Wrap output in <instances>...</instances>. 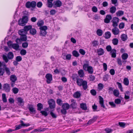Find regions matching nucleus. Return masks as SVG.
Listing matches in <instances>:
<instances>
[{
	"mask_svg": "<svg viewBox=\"0 0 133 133\" xmlns=\"http://www.w3.org/2000/svg\"><path fill=\"white\" fill-rule=\"evenodd\" d=\"M3 66L4 68L6 66V64L4 62H2L0 61V68H2L1 67Z\"/></svg>",
	"mask_w": 133,
	"mask_h": 133,
	"instance_id": "obj_52",
	"label": "nucleus"
},
{
	"mask_svg": "<svg viewBox=\"0 0 133 133\" xmlns=\"http://www.w3.org/2000/svg\"><path fill=\"white\" fill-rule=\"evenodd\" d=\"M71 101L72 103L70 105L71 107L73 109L75 108L76 105L75 101L73 99H71Z\"/></svg>",
	"mask_w": 133,
	"mask_h": 133,
	"instance_id": "obj_22",
	"label": "nucleus"
},
{
	"mask_svg": "<svg viewBox=\"0 0 133 133\" xmlns=\"http://www.w3.org/2000/svg\"><path fill=\"white\" fill-rule=\"evenodd\" d=\"M20 39L22 41H25L27 39V36L26 35H24L21 36Z\"/></svg>",
	"mask_w": 133,
	"mask_h": 133,
	"instance_id": "obj_42",
	"label": "nucleus"
},
{
	"mask_svg": "<svg viewBox=\"0 0 133 133\" xmlns=\"http://www.w3.org/2000/svg\"><path fill=\"white\" fill-rule=\"evenodd\" d=\"M97 34L99 36H101L103 34V31L100 29H98L96 31Z\"/></svg>",
	"mask_w": 133,
	"mask_h": 133,
	"instance_id": "obj_43",
	"label": "nucleus"
},
{
	"mask_svg": "<svg viewBox=\"0 0 133 133\" xmlns=\"http://www.w3.org/2000/svg\"><path fill=\"white\" fill-rule=\"evenodd\" d=\"M28 43L26 42L23 43L22 44V47L24 48H27L28 47Z\"/></svg>",
	"mask_w": 133,
	"mask_h": 133,
	"instance_id": "obj_50",
	"label": "nucleus"
},
{
	"mask_svg": "<svg viewBox=\"0 0 133 133\" xmlns=\"http://www.w3.org/2000/svg\"><path fill=\"white\" fill-rule=\"evenodd\" d=\"M62 107L64 109L68 110L69 108L70 105L68 103H65L62 104Z\"/></svg>",
	"mask_w": 133,
	"mask_h": 133,
	"instance_id": "obj_23",
	"label": "nucleus"
},
{
	"mask_svg": "<svg viewBox=\"0 0 133 133\" xmlns=\"http://www.w3.org/2000/svg\"><path fill=\"white\" fill-rule=\"evenodd\" d=\"M39 29L40 30V35L43 36H45L47 33L46 31V30L48 29L47 26L45 25L41 26L39 27Z\"/></svg>",
	"mask_w": 133,
	"mask_h": 133,
	"instance_id": "obj_2",
	"label": "nucleus"
},
{
	"mask_svg": "<svg viewBox=\"0 0 133 133\" xmlns=\"http://www.w3.org/2000/svg\"><path fill=\"white\" fill-rule=\"evenodd\" d=\"M86 71H88L89 73L90 74H92L93 72V69L92 67V66H90L89 67L88 69Z\"/></svg>",
	"mask_w": 133,
	"mask_h": 133,
	"instance_id": "obj_37",
	"label": "nucleus"
},
{
	"mask_svg": "<svg viewBox=\"0 0 133 133\" xmlns=\"http://www.w3.org/2000/svg\"><path fill=\"white\" fill-rule=\"evenodd\" d=\"M123 83L125 85H128L129 84V81L128 79L127 78H124L123 80Z\"/></svg>",
	"mask_w": 133,
	"mask_h": 133,
	"instance_id": "obj_46",
	"label": "nucleus"
},
{
	"mask_svg": "<svg viewBox=\"0 0 133 133\" xmlns=\"http://www.w3.org/2000/svg\"><path fill=\"white\" fill-rule=\"evenodd\" d=\"M80 107L81 108L84 110H86L87 107L85 103H82L80 104Z\"/></svg>",
	"mask_w": 133,
	"mask_h": 133,
	"instance_id": "obj_25",
	"label": "nucleus"
},
{
	"mask_svg": "<svg viewBox=\"0 0 133 133\" xmlns=\"http://www.w3.org/2000/svg\"><path fill=\"white\" fill-rule=\"evenodd\" d=\"M81 95V94L79 91H77L74 94V97L78 98H79Z\"/></svg>",
	"mask_w": 133,
	"mask_h": 133,
	"instance_id": "obj_28",
	"label": "nucleus"
},
{
	"mask_svg": "<svg viewBox=\"0 0 133 133\" xmlns=\"http://www.w3.org/2000/svg\"><path fill=\"white\" fill-rule=\"evenodd\" d=\"M62 5L61 2L59 0H57L53 2V7L54 8L59 7Z\"/></svg>",
	"mask_w": 133,
	"mask_h": 133,
	"instance_id": "obj_8",
	"label": "nucleus"
},
{
	"mask_svg": "<svg viewBox=\"0 0 133 133\" xmlns=\"http://www.w3.org/2000/svg\"><path fill=\"white\" fill-rule=\"evenodd\" d=\"M20 122L21 123V124L18 125H16L15 126L16 128L15 130H16L21 129L22 126L28 127L30 125V124L29 123H27V124L24 123L23 121L22 120H21L20 121Z\"/></svg>",
	"mask_w": 133,
	"mask_h": 133,
	"instance_id": "obj_5",
	"label": "nucleus"
},
{
	"mask_svg": "<svg viewBox=\"0 0 133 133\" xmlns=\"http://www.w3.org/2000/svg\"><path fill=\"white\" fill-rule=\"evenodd\" d=\"M119 21V18L116 17L113 18V19L112 26L114 27H116L118 25V23Z\"/></svg>",
	"mask_w": 133,
	"mask_h": 133,
	"instance_id": "obj_11",
	"label": "nucleus"
},
{
	"mask_svg": "<svg viewBox=\"0 0 133 133\" xmlns=\"http://www.w3.org/2000/svg\"><path fill=\"white\" fill-rule=\"evenodd\" d=\"M116 10V8L114 6L111 7L110 9V12L112 13L113 14L115 12Z\"/></svg>",
	"mask_w": 133,
	"mask_h": 133,
	"instance_id": "obj_29",
	"label": "nucleus"
},
{
	"mask_svg": "<svg viewBox=\"0 0 133 133\" xmlns=\"http://www.w3.org/2000/svg\"><path fill=\"white\" fill-rule=\"evenodd\" d=\"M106 48L107 51L108 52L111 51L112 50L111 47L110 45L107 46Z\"/></svg>",
	"mask_w": 133,
	"mask_h": 133,
	"instance_id": "obj_54",
	"label": "nucleus"
},
{
	"mask_svg": "<svg viewBox=\"0 0 133 133\" xmlns=\"http://www.w3.org/2000/svg\"><path fill=\"white\" fill-rule=\"evenodd\" d=\"M7 56L9 59H12L14 57V54L12 52L10 51L8 53Z\"/></svg>",
	"mask_w": 133,
	"mask_h": 133,
	"instance_id": "obj_26",
	"label": "nucleus"
},
{
	"mask_svg": "<svg viewBox=\"0 0 133 133\" xmlns=\"http://www.w3.org/2000/svg\"><path fill=\"white\" fill-rule=\"evenodd\" d=\"M56 12V11L55 10L52 9L50 11V13L51 15H54Z\"/></svg>",
	"mask_w": 133,
	"mask_h": 133,
	"instance_id": "obj_64",
	"label": "nucleus"
},
{
	"mask_svg": "<svg viewBox=\"0 0 133 133\" xmlns=\"http://www.w3.org/2000/svg\"><path fill=\"white\" fill-rule=\"evenodd\" d=\"M92 11L94 12H96L98 10L97 8L95 6H93L92 8Z\"/></svg>",
	"mask_w": 133,
	"mask_h": 133,
	"instance_id": "obj_55",
	"label": "nucleus"
},
{
	"mask_svg": "<svg viewBox=\"0 0 133 133\" xmlns=\"http://www.w3.org/2000/svg\"><path fill=\"white\" fill-rule=\"evenodd\" d=\"M116 51L115 49H112L110 52L111 57L114 58H115L116 57Z\"/></svg>",
	"mask_w": 133,
	"mask_h": 133,
	"instance_id": "obj_20",
	"label": "nucleus"
},
{
	"mask_svg": "<svg viewBox=\"0 0 133 133\" xmlns=\"http://www.w3.org/2000/svg\"><path fill=\"white\" fill-rule=\"evenodd\" d=\"M105 38L106 39H108L110 38L111 34L110 32L107 31L105 32Z\"/></svg>",
	"mask_w": 133,
	"mask_h": 133,
	"instance_id": "obj_34",
	"label": "nucleus"
},
{
	"mask_svg": "<svg viewBox=\"0 0 133 133\" xmlns=\"http://www.w3.org/2000/svg\"><path fill=\"white\" fill-rule=\"evenodd\" d=\"M28 21L27 17L24 16L22 19H20L18 21V24L21 26H23L25 25Z\"/></svg>",
	"mask_w": 133,
	"mask_h": 133,
	"instance_id": "obj_3",
	"label": "nucleus"
},
{
	"mask_svg": "<svg viewBox=\"0 0 133 133\" xmlns=\"http://www.w3.org/2000/svg\"><path fill=\"white\" fill-rule=\"evenodd\" d=\"M28 109L30 112V114H35L36 113V110L34 108V105H32L28 104Z\"/></svg>",
	"mask_w": 133,
	"mask_h": 133,
	"instance_id": "obj_6",
	"label": "nucleus"
},
{
	"mask_svg": "<svg viewBox=\"0 0 133 133\" xmlns=\"http://www.w3.org/2000/svg\"><path fill=\"white\" fill-rule=\"evenodd\" d=\"M12 91L14 93L16 94H17L18 92L19 89L17 88L14 87L12 88Z\"/></svg>",
	"mask_w": 133,
	"mask_h": 133,
	"instance_id": "obj_45",
	"label": "nucleus"
},
{
	"mask_svg": "<svg viewBox=\"0 0 133 133\" xmlns=\"http://www.w3.org/2000/svg\"><path fill=\"white\" fill-rule=\"evenodd\" d=\"M97 52L98 55L101 56L104 54V51L103 49L100 48L97 50Z\"/></svg>",
	"mask_w": 133,
	"mask_h": 133,
	"instance_id": "obj_17",
	"label": "nucleus"
},
{
	"mask_svg": "<svg viewBox=\"0 0 133 133\" xmlns=\"http://www.w3.org/2000/svg\"><path fill=\"white\" fill-rule=\"evenodd\" d=\"M118 39L117 38H114L112 40V44L114 45H117L118 43Z\"/></svg>",
	"mask_w": 133,
	"mask_h": 133,
	"instance_id": "obj_36",
	"label": "nucleus"
},
{
	"mask_svg": "<svg viewBox=\"0 0 133 133\" xmlns=\"http://www.w3.org/2000/svg\"><path fill=\"white\" fill-rule=\"evenodd\" d=\"M79 52L82 55H84L85 53V51L82 49H80L79 50Z\"/></svg>",
	"mask_w": 133,
	"mask_h": 133,
	"instance_id": "obj_63",
	"label": "nucleus"
},
{
	"mask_svg": "<svg viewBox=\"0 0 133 133\" xmlns=\"http://www.w3.org/2000/svg\"><path fill=\"white\" fill-rule=\"evenodd\" d=\"M122 57L123 59H126L128 57V55L127 53H124L122 55Z\"/></svg>",
	"mask_w": 133,
	"mask_h": 133,
	"instance_id": "obj_47",
	"label": "nucleus"
},
{
	"mask_svg": "<svg viewBox=\"0 0 133 133\" xmlns=\"http://www.w3.org/2000/svg\"><path fill=\"white\" fill-rule=\"evenodd\" d=\"M4 90L6 92H9L10 91V88L9 85L6 83L4 84L3 86Z\"/></svg>",
	"mask_w": 133,
	"mask_h": 133,
	"instance_id": "obj_12",
	"label": "nucleus"
},
{
	"mask_svg": "<svg viewBox=\"0 0 133 133\" xmlns=\"http://www.w3.org/2000/svg\"><path fill=\"white\" fill-rule=\"evenodd\" d=\"M4 72V69L2 68H0V76H3Z\"/></svg>",
	"mask_w": 133,
	"mask_h": 133,
	"instance_id": "obj_51",
	"label": "nucleus"
},
{
	"mask_svg": "<svg viewBox=\"0 0 133 133\" xmlns=\"http://www.w3.org/2000/svg\"><path fill=\"white\" fill-rule=\"evenodd\" d=\"M78 73L79 76L81 77H83L84 75L83 71L82 70H80L78 71Z\"/></svg>",
	"mask_w": 133,
	"mask_h": 133,
	"instance_id": "obj_32",
	"label": "nucleus"
},
{
	"mask_svg": "<svg viewBox=\"0 0 133 133\" xmlns=\"http://www.w3.org/2000/svg\"><path fill=\"white\" fill-rule=\"evenodd\" d=\"M113 94L115 96L118 97L119 95V91L118 90L115 89L113 91Z\"/></svg>",
	"mask_w": 133,
	"mask_h": 133,
	"instance_id": "obj_40",
	"label": "nucleus"
},
{
	"mask_svg": "<svg viewBox=\"0 0 133 133\" xmlns=\"http://www.w3.org/2000/svg\"><path fill=\"white\" fill-rule=\"evenodd\" d=\"M62 57L64 59L70 60L71 59V55L70 54L66 55L64 54H63L62 55Z\"/></svg>",
	"mask_w": 133,
	"mask_h": 133,
	"instance_id": "obj_14",
	"label": "nucleus"
},
{
	"mask_svg": "<svg viewBox=\"0 0 133 133\" xmlns=\"http://www.w3.org/2000/svg\"><path fill=\"white\" fill-rule=\"evenodd\" d=\"M3 60L5 61L6 63H7L8 61V56L5 55H4L3 56Z\"/></svg>",
	"mask_w": 133,
	"mask_h": 133,
	"instance_id": "obj_49",
	"label": "nucleus"
},
{
	"mask_svg": "<svg viewBox=\"0 0 133 133\" xmlns=\"http://www.w3.org/2000/svg\"><path fill=\"white\" fill-rule=\"evenodd\" d=\"M49 107L51 109H53L55 107V102L54 99H51L48 101Z\"/></svg>",
	"mask_w": 133,
	"mask_h": 133,
	"instance_id": "obj_9",
	"label": "nucleus"
},
{
	"mask_svg": "<svg viewBox=\"0 0 133 133\" xmlns=\"http://www.w3.org/2000/svg\"><path fill=\"white\" fill-rule=\"evenodd\" d=\"M44 24V22L43 20L39 21H38L37 25L38 26L40 27L43 26Z\"/></svg>",
	"mask_w": 133,
	"mask_h": 133,
	"instance_id": "obj_41",
	"label": "nucleus"
},
{
	"mask_svg": "<svg viewBox=\"0 0 133 133\" xmlns=\"http://www.w3.org/2000/svg\"><path fill=\"white\" fill-rule=\"evenodd\" d=\"M127 35L124 34H123L121 36L122 40L123 41H125L127 40Z\"/></svg>",
	"mask_w": 133,
	"mask_h": 133,
	"instance_id": "obj_38",
	"label": "nucleus"
},
{
	"mask_svg": "<svg viewBox=\"0 0 133 133\" xmlns=\"http://www.w3.org/2000/svg\"><path fill=\"white\" fill-rule=\"evenodd\" d=\"M124 23L122 22L121 23L119 26V28L120 29H122L124 28Z\"/></svg>",
	"mask_w": 133,
	"mask_h": 133,
	"instance_id": "obj_60",
	"label": "nucleus"
},
{
	"mask_svg": "<svg viewBox=\"0 0 133 133\" xmlns=\"http://www.w3.org/2000/svg\"><path fill=\"white\" fill-rule=\"evenodd\" d=\"M97 116L94 117L93 118L90 119L87 122V124L90 125L92 123L94 122L97 119Z\"/></svg>",
	"mask_w": 133,
	"mask_h": 133,
	"instance_id": "obj_18",
	"label": "nucleus"
},
{
	"mask_svg": "<svg viewBox=\"0 0 133 133\" xmlns=\"http://www.w3.org/2000/svg\"><path fill=\"white\" fill-rule=\"evenodd\" d=\"M8 45L9 46L11 47L13 49L15 50H18L19 49V46L18 44L16 43L14 44H9V43H8Z\"/></svg>",
	"mask_w": 133,
	"mask_h": 133,
	"instance_id": "obj_10",
	"label": "nucleus"
},
{
	"mask_svg": "<svg viewBox=\"0 0 133 133\" xmlns=\"http://www.w3.org/2000/svg\"><path fill=\"white\" fill-rule=\"evenodd\" d=\"M17 103L19 105H23L24 102L23 99L21 97H18L17 98Z\"/></svg>",
	"mask_w": 133,
	"mask_h": 133,
	"instance_id": "obj_16",
	"label": "nucleus"
},
{
	"mask_svg": "<svg viewBox=\"0 0 133 133\" xmlns=\"http://www.w3.org/2000/svg\"><path fill=\"white\" fill-rule=\"evenodd\" d=\"M10 79L11 82H15L17 80V78L15 75H12L10 76Z\"/></svg>",
	"mask_w": 133,
	"mask_h": 133,
	"instance_id": "obj_21",
	"label": "nucleus"
},
{
	"mask_svg": "<svg viewBox=\"0 0 133 133\" xmlns=\"http://www.w3.org/2000/svg\"><path fill=\"white\" fill-rule=\"evenodd\" d=\"M76 83L79 87L82 86L84 90H86L88 86L87 81L79 78L77 80Z\"/></svg>",
	"mask_w": 133,
	"mask_h": 133,
	"instance_id": "obj_1",
	"label": "nucleus"
},
{
	"mask_svg": "<svg viewBox=\"0 0 133 133\" xmlns=\"http://www.w3.org/2000/svg\"><path fill=\"white\" fill-rule=\"evenodd\" d=\"M4 70L6 72V74L8 75H9L11 74V72L10 70V69L6 66L4 68Z\"/></svg>",
	"mask_w": 133,
	"mask_h": 133,
	"instance_id": "obj_39",
	"label": "nucleus"
},
{
	"mask_svg": "<svg viewBox=\"0 0 133 133\" xmlns=\"http://www.w3.org/2000/svg\"><path fill=\"white\" fill-rule=\"evenodd\" d=\"M117 84L118 85L119 88L120 89V90L121 91H123V88L122 84L121 83L118 82L117 83Z\"/></svg>",
	"mask_w": 133,
	"mask_h": 133,
	"instance_id": "obj_59",
	"label": "nucleus"
},
{
	"mask_svg": "<svg viewBox=\"0 0 133 133\" xmlns=\"http://www.w3.org/2000/svg\"><path fill=\"white\" fill-rule=\"evenodd\" d=\"M105 130L107 133H111L112 132L113 130L109 128H107L105 129Z\"/></svg>",
	"mask_w": 133,
	"mask_h": 133,
	"instance_id": "obj_61",
	"label": "nucleus"
},
{
	"mask_svg": "<svg viewBox=\"0 0 133 133\" xmlns=\"http://www.w3.org/2000/svg\"><path fill=\"white\" fill-rule=\"evenodd\" d=\"M99 102L101 107L103 108H105V107L104 105L103 98L100 96H99Z\"/></svg>",
	"mask_w": 133,
	"mask_h": 133,
	"instance_id": "obj_13",
	"label": "nucleus"
},
{
	"mask_svg": "<svg viewBox=\"0 0 133 133\" xmlns=\"http://www.w3.org/2000/svg\"><path fill=\"white\" fill-rule=\"evenodd\" d=\"M32 26L31 25H29L25 26L24 28V29L27 32L29 30H30V29L32 28Z\"/></svg>",
	"mask_w": 133,
	"mask_h": 133,
	"instance_id": "obj_31",
	"label": "nucleus"
},
{
	"mask_svg": "<svg viewBox=\"0 0 133 133\" xmlns=\"http://www.w3.org/2000/svg\"><path fill=\"white\" fill-rule=\"evenodd\" d=\"M20 53L22 55H24L26 54V51L25 50L23 49L21 51Z\"/></svg>",
	"mask_w": 133,
	"mask_h": 133,
	"instance_id": "obj_53",
	"label": "nucleus"
},
{
	"mask_svg": "<svg viewBox=\"0 0 133 133\" xmlns=\"http://www.w3.org/2000/svg\"><path fill=\"white\" fill-rule=\"evenodd\" d=\"M124 12L122 10H119L116 13V15L118 16H120L124 14Z\"/></svg>",
	"mask_w": 133,
	"mask_h": 133,
	"instance_id": "obj_30",
	"label": "nucleus"
},
{
	"mask_svg": "<svg viewBox=\"0 0 133 133\" xmlns=\"http://www.w3.org/2000/svg\"><path fill=\"white\" fill-rule=\"evenodd\" d=\"M42 114V115L44 116H47L48 115L47 112L45 111H41L40 112Z\"/></svg>",
	"mask_w": 133,
	"mask_h": 133,
	"instance_id": "obj_56",
	"label": "nucleus"
},
{
	"mask_svg": "<svg viewBox=\"0 0 133 133\" xmlns=\"http://www.w3.org/2000/svg\"><path fill=\"white\" fill-rule=\"evenodd\" d=\"M45 78L46 79V82L48 84H50L51 81H52V75L50 74H47L45 76Z\"/></svg>",
	"mask_w": 133,
	"mask_h": 133,
	"instance_id": "obj_7",
	"label": "nucleus"
},
{
	"mask_svg": "<svg viewBox=\"0 0 133 133\" xmlns=\"http://www.w3.org/2000/svg\"><path fill=\"white\" fill-rule=\"evenodd\" d=\"M2 98L3 101L4 102H6L7 101V99L6 97V95L5 94H2Z\"/></svg>",
	"mask_w": 133,
	"mask_h": 133,
	"instance_id": "obj_48",
	"label": "nucleus"
},
{
	"mask_svg": "<svg viewBox=\"0 0 133 133\" xmlns=\"http://www.w3.org/2000/svg\"><path fill=\"white\" fill-rule=\"evenodd\" d=\"M36 5V2L35 1H32L31 2L30 1L27 2L26 3L25 5L27 8H30L31 7L34 8Z\"/></svg>",
	"mask_w": 133,
	"mask_h": 133,
	"instance_id": "obj_4",
	"label": "nucleus"
},
{
	"mask_svg": "<svg viewBox=\"0 0 133 133\" xmlns=\"http://www.w3.org/2000/svg\"><path fill=\"white\" fill-rule=\"evenodd\" d=\"M112 19V17L110 15H107L106 17L104 19V22L105 23H108Z\"/></svg>",
	"mask_w": 133,
	"mask_h": 133,
	"instance_id": "obj_15",
	"label": "nucleus"
},
{
	"mask_svg": "<svg viewBox=\"0 0 133 133\" xmlns=\"http://www.w3.org/2000/svg\"><path fill=\"white\" fill-rule=\"evenodd\" d=\"M19 34L21 36L26 35L27 33V32H26L24 29H22L19 30L18 31Z\"/></svg>",
	"mask_w": 133,
	"mask_h": 133,
	"instance_id": "obj_24",
	"label": "nucleus"
},
{
	"mask_svg": "<svg viewBox=\"0 0 133 133\" xmlns=\"http://www.w3.org/2000/svg\"><path fill=\"white\" fill-rule=\"evenodd\" d=\"M36 30L34 28H31L30 30V33L32 35H34L36 33Z\"/></svg>",
	"mask_w": 133,
	"mask_h": 133,
	"instance_id": "obj_27",
	"label": "nucleus"
},
{
	"mask_svg": "<svg viewBox=\"0 0 133 133\" xmlns=\"http://www.w3.org/2000/svg\"><path fill=\"white\" fill-rule=\"evenodd\" d=\"M37 110L39 111L41 110L43 108V106L42 104L40 103H38L37 105Z\"/></svg>",
	"mask_w": 133,
	"mask_h": 133,
	"instance_id": "obj_33",
	"label": "nucleus"
},
{
	"mask_svg": "<svg viewBox=\"0 0 133 133\" xmlns=\"http://www.w3.org/2000/svg\"><path fill=\"white\" fill-rule=\"evenodd\" d=\"M42 3L41 2H38L36 4L37 6L39 8H41L42 5Z\"/></svg>",
	"mask_w": 133,
	"mask_h": 133,
	"instance_id": "obj_62",
	"label": "nucleus"
},
{
	"mask_svg": "<svg viewBox=\"0 0 133 133\" xmlns=\"http://www.w3.org/2000/svg\"><path fill=\"white\" fill-rule=\"evenodd\" d=\"M72 54L73 56L75 57H78L79 56V54L78 52L76 50H74L72 52Z\"/></svg>",
	"mask_w": 133,
	"mask_h": 133,
	"instance_id": "obj_44",
	"label": "nucleus"
},
{
	"mask_svg": "<svg viewBox=\"0 0 133 133\" xmlns=\"http://www.w3.org/2000/svg\"><path fill=\"white\" fill-rule=\"evenodd\" d=\"M89 65V64L88 62H87V63L84 64L83 66V68L86 71V70L88 69L89 67L90 66Z\"/></svg>",
	"mask_w": 133,
	"mask_h": 133,
	"instance_id": "obj_35",
	"label": "nucleus"
},
{
	"mask_svg": "<svg viewBox=\"0 0 133 133\" xmlns=\"http://www.w3.org/2000/svg\"><path fill=\"white\" fill-rule=\"evenodd\" d=\"M112 32L115 35H117L118 34L119 32V30L118 28L116 27L112 29Z\"/></svg>",
	"mask_w": 133,
	"mask_h": 133,
	"instance_id": "obj_19",
	"label": "nucleus"
},
{
	"mask_svg": "<svg viewBox=\"0 0 133 133\" xmlns=\"http://www.w3.org/2000/svg\"><path fill=\"white\" fill-rule=\"evenodd\" d=\"M91 94L93 96H95L96 94V91L94 89H92L90 91Z\"/></svg>",
	"mask_w": 133,
	"mask_h": 133,
	"instance_id": "obj_58",
	"label": "nucleus"
},
{
	"mask_svg": "<svg viewBox=\"0 0 133 133\" xmlns=\"http://www.w3.org/2000/svg\"><path fill=\"white\" fill-rule=\"evenodd\" d=\"M16 60L17 62H19L22 60V58L20 56H18L16 57Z\"/></svg>",
	"mask_w": 133,
	"mask_h": 133,
	"instance_id": "obj_57",
	"label": "nucleus"
}]
</instances>
